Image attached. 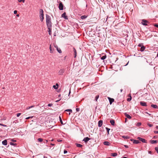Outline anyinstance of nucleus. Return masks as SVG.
<instances>
[{"instance_id": "nucleus-8", "label": "nucleus", "mask_w": 158, "mask_h": 158, "mask_svg": "<svg viewBox=\"0 0 158 158\" xmlns=\"http://www.w3.org/2000/svg\"><path fill=\"white\" fill-rule=\"evenodd\" d=\"M103 123V121L102 120H100L98 122V126L99 127H101Z\"/></svg>"}, {"instance_id": "nucleus-21", "label": "nucleus", "mask_w": 158, "mask_h": 158, "mask_svg": "<svg viewBox=\"0 0 158 158\" xmlns=\"http://www.w3.org/2000/svg\"><path fill=\"white\" fill-rule=\"evenodd\" d=\"M145 48V47L143 45L141 47V48L140 49V51L141 52H143Z\"/></svg>"}, {"instance_id": "nucleus-62", "label": "nucleus", "mask_w": 158, "mask_h": 158, "mask_svg": "<svg viewBox=\"0 0 158 158\" xmlns=\"http://www.w3.org/2000/svg\"><path fill=\"white\" fill-rule=\"evenodd\" d=\"M12 141H15V140H13V139H12Z\"/></svg>"}, {"instance_id": "nucleus-31", "label": "nucleus", "mask_w": 158, "mask_h": 158, "mask_svg": "<svg viewBox=\"0 0 158 158\" xmlns=\"http://www.w3.org/2000/svg\"><path fill=\"white\" fill-rule=\"evenodd\" d=\"M18 1L19 2H22L23 3H24L25 0H18Z\"/></svg>"}, {"instance_id": "nucleus-28", "label": "nucleus", "mask_w": 158, "mask_h": 158, "mask_svg": "<svg viewBox=\"0 0 158 158\" xmlns=\"http://www.w3.org/2000/svg\"><path fill=\"white\" fill-rule=\"evenodd\" d=\"M34 107V105L31 106H28V107H27L26 109V110H28V109H30V108L33 107Z\"/></svg>"}, {"instance_id": "nucleus-20", "label": "nucleus", "mask_w": 158, "mask_h": 158, "mask_svg": "<svg viewBox=\"0 0 158 158\" xmlns=\"http://www.w3.org/2000/svg\"><path fill=\"white\" fill-rule=\"evenodd\" d=\"M151 106L152 107H153L154 108H158V106L156 105L152 104L151 105Z\"/></svg>"}, {"instance_id": "nucleus-15", "label": "nucleus", "mask_w": 158, "mask_h": 158, "mask_svg": "<svg viewBox=\"0 0 158 158\" xmlns=\"http://www.w3.org/2000/svg\"><path fill=\"white\" fill-rule=\"evenodd\" d=\"M53 88L55 89H57L58 87V85L57 83H56V85H53Z\"/></svg>"}, {"instance_id": "nucleus-34", "label": "nucleus", "mask_w": 158, "mask_h": 158, "mask_svg": "<svg viewBox=\"0 0 158 158\" xmlns=\"http://www.w3.org/2000/svg\"><path fill=\"white\" fill-rule=\"evenodd\" d=\"M37 140L39 142H41L43 140V139L41 138H38Z\"/></svg>"}, {"instance_id": "nucleus-48", "label": "nucleus", "mask_w": 158, "mask_h": 158, "mask_svg": "<svg viewBox=\"0 0 158 158\" xmlns=\"http://www.w3.org/2000/svg\"><path fill=\"white\" fill-rule=\"evenodd\" d=\"M0 126H4V127H6V125H4V124H2V123H0Z\"/></svg>"}, {"instance_id": "nucleus-27", "label": "nucleus", "mask_w": 158, "mask_h": 158, "mask_svg": "<svg viewBox=\"0 0 158 158\" xmlns=\"http://www.w3.org/2000/svg\"><path fill=\"white\" fill-rule=\"evenodd\" d=\"M76 146L77 147L79 148H81L82 147V145L80 144L77 143Z\"/></svg>"}, {"instance_id": "nucleus-16", "label": "nucleus", "mask_w": 158, "mask_h": 158, "mask_svg": "<svg viewBox=\"0 0 158 158\" xmlns=\"http://www.w3.org/2000/svg\"><path fill=\"white\" fill-rule=\"evenodd\" d=\"M157 142V140H152L150 141V143L152 144L156 143Z\"/></svg>"}, {"instance_id": "nucleus-33", "label": "nucleus", "mask_w": 158, "mask_h": 158, "mask_svg": "<svg viewBox=\"0 0 158 158\" xmlns=\"http://www.w3.org/2000/svg\"><path fill=\"white\" fill-rule=\"evenodd\" d=\"M99 95H97V96L95 97V100L96 101H97V100H98V98H99Z\"/></svg>"}, {"instance_id": "nucleus-30", "label": "nucleus", "mask_w": 158, "mask_h": 158, "mask_svg": "<svg viewBox=\"0 0 158 158\" xmlns=\"http://www.w3.org/2000/svg\"><path fill=\"white\" fill-rule=\"evenodd\" d=\"M86 18H87V16L86 15L82 16L81 17V19H84Z\"/></svg>"}, {"instance_id": "nucleus-18", "label": "nucleus", "mask_w": 158, "mask_h": 158, "mask_svg": "<svg viewBox=\"0 0 158 158\" xmlns=\"http://www.w3.org/2000/svg\"><path fill=\"white\" fill-rule=\"evenodd\" d=\"M73 51L74 52V57L75 58L77 55V51L74 48H73Z\"/></svg>"}, {"instance_id": "nucleus-24", "label": "nucleus", "mask_w": 158, "mask_h": 158, "mask_svg": "<svg viewBox=\"0 0 158 158\" xmlns=\"http://www.w3.org/2000/svg\"><path fill=\"white\" fill-rule=\"evenodd\" d=\"M140 143L139 141L138 140H135L133 141V143H134L137 144Z\"/></svg>"}, {"instance_id": "nucleus-5", "label": "nucleus", "mask_w": 158, "mask_h": 158, "mask_svg": "<svg viewBox=\"0 0 158 158\" xmlns=\"http://www.w3.org/2000/svg\"><path fill=\"white\" fill-rule=\"evenodd\" d=\"M90 139V138H89L88 137H86L83 140L85 142V143H87V142L89 141Z\"/></svg>"}, {"instance_id": "nucleus-51", "label": "nucleus", "mask_w": 158, "mask_h": 158, "mask_svg": "<svg viewBox=\"0 0 158 158\" xmlns=\"http://www.w3.org/2000/svg\"><path fill=\"white\" fill-rule=\"evenodd\" d=\"M142 45V44H139L138 45V46L139 47H141Z\"/></svg>"}, {"instance_id": "nucleus-44", "label": "nucleus", "mask_w": 158, "mask_h": 158, "mask_svg": "<svg viewBox=\"0 0 158 158\" xmlns=\"http://www.w3.org/2000/svg\"><path fill=\"white\" fill-rule=\"evenodd\" d=\"M76 110L78 112L80 110V108H77L76 109Z\"/></svg>"}, {"instance_id": "nucleus-63", "label": "nucleus", "mask_w": 158, "mask_h": 158, "mask_svg": "<svg viewBox=\"0 0 158 158\" xmlns=\"http://www.w3.org/2000/svg\"><path fill=\"white\" fill-rule=\"evenodd\" d=\"M60 100H60H57V101H56V102H59Z\"/></svg>"}, {"instance_id": "nucleus-2", "label": "nucleus", "mask_w": 158, "mask_h": 158, "mask_svg": "<svg viewBox=\"0 0 158 158\" xmlns=\"http://www.w3.org/2000/svg\"><path fill=\"white\" fill-rule=\"evenodd\" d=\"M64 71L65 70L64 69H61L59 70L58 72V74L59 75H62L64 73Z\"/></svg>"}, {"instance_id": "nucleus-60", "label": "nucleus", "mask_w": 158, "mask_h": 158, "mask_svg": "<svg viewBox=\"0 0 158 158\" xmlns=\"http://www.w3.org/2000/svg\"><path fill=\"white\" fill-rule=\"evenodd\" d=\"M123 90L122 89H120V91L121 92L123 91Z\"/></svg>"}, {"instance_id": "nucleus-29", "label": "nucleus", "mask_w": 158, "mask_h": 158, "mask_svg": "<svg viewBox=\"0 0 158 158\" xmlns=\"http://www.w3.org/2000/svg\"><path fill=\"white\" fill-rule=\"evenodd\" d=\"M106 57V55H105L103 56H102V57H101V59L102 60H104L105 59Z\"/></svg>"}, {"instance_id": "nucleus-22", "label": "nucleus", "mask_w": 158, "mask_h": 158, "mask_svg": "<svg viewBox=\"0 0 158 158\" xmlns=\"http://www.w3.org/2000/svg\"><path fill=\"white\" fill-rule=\"evenodd\" d=\"M40 15H44V11H43V10L42 9H40Z\"/></svg>"}, {"instance_id": "nucleus-1", "label": "nucleus", "mask_w": 158, "mask_h": 158, "mask_svg": "<svg viewBox=\"0 0 158 158\" xmlns=\"http://www.w3.org/2000/svg\"><path fill=\"white\" fill-rule=\"evenodd\" d=\"M46 22L47 27H52V22L51 18L48 15H46Z\"/></svg>"}, {"instance_id": "nucleus-9", "label": "nucleus", "mask_w": 158, "mask_h": 158, "mask_svg": "<svg viewBox=\"0 0 158 158\" xmlns=\"http://www.w3.org/2000/svg\"><path fill=\"white\" fill-rule=\"evenodd\" d=\"M51 27H48V33H49V34L50 35H51V34H52V28H51Z\"/></svg>"}, {"instance_id": "nucleus-64", "label": "nucleus", "mask_w": 158, "mask_h": 158, "mask_svg": "<svg viewBox=\"0 0 158 158\" xmlns=\"http://www.w3.org/2000/svg\"><path fill=\"white\" fill-rule=\"evenodd\" d=\"M123 158H127V157H123Z\"/></svg>"}, {"instance_id": "nucleus-10", "label": "nucleus", "mask_w": 158, "mask_h": 158, "mask_svg": "<svg viewBox=\"0 0 158 158\" xmlns=\"http://www.w3.org/2000/svg\"><path fill=\"white\" fill-rule=\"evenodd\" d=\"M108 98L109 100L110 104H111L112 103L114 102V99L113 98Z\"/></svg>"}, {"instance_id": "nucleus-35", "label": "nucleus", "mask_w": 158, "mask_h": 158, "mask_svg": "<svg viewBox=\"0 0 158 158\" xmlns=\"http://www.w3.org/2000/svg\"><path fill=\"white\" fill-rule=\"evenodd\" d=\"M59 119H60V121L61 123L62 124H63V123L62 121V119H61V118L60 116H59Z\"/></svg>"}, {"instance_id": "nucleus-11", "label": "nucleus", "mask_w": 158, "mask_h": 158, "mask_svg": "<svg viewBox=\"0 0 158 158\" xmlns=\"http://www.w3.org/2000/svg\"><path fill=\"white\" fill-rule=\"evenodd\" d=\"M54 47L56 48V49L59 53H61L62 52L61 49L60 48H58V47L56 45Z\"/></svg>"}, {"instance_id": "nucleus-59", "label": "nucleus", "mask_w": 158, "mask_h": 158, "mask_svg": "<svg viewBox=\"0 0 158 158\" xmlns=\"http://www.w3.org/2000/svg\"><path fill=\"white\" fill-rule=\"evenodd\" d=\"M44 158H48V157L47 156H44Z\"/></svg>"}, {"instance_id": "nucleus-26", "label": "nucleus", "mask_w": 158, "mask_h": 158, "mask_svg": "<svg viewBox=\"0 0 158 158\" xmlns=\"http://www.w3.org/2000/svg\"><path fill=\"white\" fill-rule=\"evenodd\" d=\"M49 49H50V52L51 53H53V51H54V50L52 49V48L51 45H50V46Z\"/></svg>"}, {"instance_id": "nucleus-58", "label": "nucleus", "mask_w": 158, "mask_h": 158, "mask_svg": "<svg viewBox=\"0 0 158 158\" xmlns=\"http://www.w3.org/2000/svg\"><path fill=\"white\" fill-rule=\"evenodd\" d=\"M156 128L157 129H158V126H156Z\"/></svg>"}, {"instance_id": "nucleus-25", "label": "nucleus", "mask_w": 158, "mask_h": 158, "mask_svg": "<svg viewBox=\"0 0 158 158\" xmlns=\"http://www.w3.org/2000/svg\"><path fill=\"white\" fill-rule=\"evenodd\" d=\"M117 155V154L116 153H112L111 154V156H116Z\"/></svg>"}, {"instance_id": "nucleus-32", "label": "nucleus", "mask_w": 158, "mask_h": 158, "mask_svg": "<svg viewBox=\"0 0 158 158\" xmlns=\"http://www.w3.org/2000/svg\"><path fill=\"white\" fill-rule=\"evenodd\" d=\"M106 129L107 131L108 134H109V131L110 130V128H109L107 127H106Z\"/></svg>"}, {"instance_id": "nucleus-52", "label": "nucleus", "mask_w": 158, "mask_h": 158, "mask_svg": "<svg viewBox=\"0 0 158 158\" xmlns=\"http://www.w3.org/2000/svg\"><path fill=\"white\" fill-rule=\"evenodd\" d=\"M154 26L157 27L158 28V24H155Z\"/></svg>"}, {"instance_id": "nucleus-55", "label": "nucleus", "mask_w": 158, "mask_h": 158, "mask_svg": "<svg viewBox=\"0 0 158 158\" xmlns=\"http://www.w3.org/2000/svg\"><path fill=\"white\" fill-rule=\"evenodd\" d=\"M128 97H129V98H130L131 97V95L130 94H129L128 95Z\"/></svg>"}, {"instance_id": "nucleus-41", "label": "nucleus", "mask_w": 158, "mask_h": 158, "mask_svg": "<svg viewBox=\"0 0 158 158\" xmlns=\"http://www.w3.org/2000/svg\"><path fill=\"white\" fill-rule=\"evenodd\" d=\"M155 149L156 151L157 152V153H158V147H155Z\"/></svg>"}, {"instance_id": "nucleus-7", "label": "nucleus", "mask_w": 158, "mask_h": 158, "mask_svg": "<svg viewBox=\"0 0 158 158\" xmlns=\"http://www.w3.org/2000/svg\"><path fill=\"white\" fill-rule=\"evenodd\" d=\"M148 22V21L146 20H142V22H141L142 24H143L144 25H147V23Z\"/></svg>"}, {"instance_id": "nucleus-46", "label": "nucleus", "mask_w": 158, "mask_h": 158, "mask_svg": "<svg viewBox=\"0 0 158 158\" xmlns=\"http://www.w3.org/2000/svg\"><path fill=\"white\" fill-rule=\"evenodd\" d=\"M52 104H51V103L50 104H49L48 105V106H52Z\"/></svg>"}, {"instance_id": "nucleus-3", "label": "nucleus", "mask_w": 158, "mask_h": 158, "mask_svg": "<svg viewBox=\"0 0 158 158\" xmlns=\"http://www.w3.org/2000/svg\"><path fill=\"white\" fill-rule=\"evenodd\" d=\"M137 139L143 143H146V140L140 137H138L137 138Z\"/></svg>"}, {"instance_id": "nucleus-23", "label": "nucleus", "mask_w": 158, "mask_h": 158, "mask_svg": "<svg viewBox=\"0 0 158 158\" xmlns=\"http://www.w3.org/2000/svg\"><path fill=\"white\" fill-rule=\"evenodd\" d=\"M110 122L112 125H114V123H115V122L114 120H110Z\"/></svg>"}, {"instance_id": "nucleus-43", "label": "nucleus", "mask_w": 158, "mask_h": 158, "mask_svg": "<svg viewBox=\"0 0 158 158\" xmlns=\"http://www.w3.org/2000/svg\"><path fill=\"white\" fill-rule=\"evenodd\" d=\"M21 113H18L17 114V117H19L20 115H21Z\"/></svg>"}, {"instance_id": "nucleus-37", "label": "nucleus", "mask_w": 158, "mask_h": 158, "mask_svg": "<svg viewBox=\"0 0 158 158\" xmlns=\"http://www.w3.org/2000/svg\"><path fill=\"white\" fill-rule=\"evenodd\" d=\"M10 145H16V144L15 143H14L12 142H10Z\"/></svg>"}, {"instance_id": "nucleus-36", "label": "nucleus", "mask_w": 158, "mask_h": 158, "mask_svg": "<svg viewBox=\"0 0 158 158\" xmlns=\"http://www.w3.org/2000/svg\"><path fill=\"white\" fill-rule=\"evenodd\" d=\"M141 125V123H138L136 124V126H140Z\"/></svg>"}, {"instance_id": "nucleus-14", "label": "nucleus", "mask_w": 158, "mask_h": 158, "mask_svg": "<svg viewBox=\"0 0 158 158\" xmlns=\"http://www.w3.org/2000/svg\"><path fill=\"white\" fill-rule=\"evenodd\" d=\"M7 142L6 139L4 140L2 142V144L4 145H7Z\"/></svg>"}, {"instance_id": "nucleus-50", "label": "nucleus", "mask_w": 158, "mask_h": 158, "mask_svg": "<svg viewBox=\"0 0 158 158\" xmlns=\"http://www.w3.org/2000/svg\"><path fill=\"white\" fill-rule=\"evenodd\" d=\"M154 132L156 134H158V131H155Z\"/></svg>"}, {"instance_id": "nucleus-13", "label": "nucleus", "mask_w": 158, "mask_h": 158, "mask_svg": "<svg viewBox=\"0 0 158 158\" xmlns=\"http://www.w3.org/2000/svg\"><path fill=\"white\" fill-rule=\"evenodd\" d=\"M103 144L105 145L109 146L110 145V143L108 141H105L103 142Z\"/></svg>"}, {"instance_id": "nucleus-38", "label": "nucleus", "mask_w": 158, "mask_h": 158, "mask_svg": "<svg viewBox=\"0 0 158 158\" xmlns=\"http://www.w3.org/2000/svg\"><path fill=\"white\" fill-rule=\"evenodd\" d=\"M65 111H70L72 112V110L71 109H67L65 110Z\"/></svg>"}, {"instance_id": "nucleus-12", "label": "nucleus", "mask_w": 158, "mask_h": 158, "mask_svg": "<svg viewBox=\"0 0 158 158\" xmlns=\"http://www.w3.org/2000/svg\"><path fill=\"white\" fill-rule=\"evenodd\" d=\"M140 105L143 106H146L147 104L146 102H140Z\"/></svg>"}, {"instance_id": "nucleus-19", "label": "nucleus", "mask_w": 158, "mask_h": 158, "mask_svg": "<svg viewBox=\"0 0 158 158\" xmlns=\"http://www.w3.org/2000/svg\"><path fill=\"white\" fill-rule=\"evenodd\" d=\"M44 15H40V18L41 21L42 22L43 21V20L44 19Z\"/></svg>"}, {"instance_id": "nucleus-47", "label": "nucleus", "mask_w": 158, "mask_h": 158, "mask_svg": "<svg viewBox=\"0 0 158 158\" xmlns=\"http://www.w3.org/2000/svg\"><path fill=\"white\" fill-rule=\"evenodd\" d=\"M148 125L150 127H152V125L150 124L149 123H148Z\"/></svg>"}, {"instance_id": "nucleus-40", "label": "nucleus", "mask_w": 158, "mask_h": 158, "mask_svg": "<svg viewBox=\"0 0 158 158\" xmlns=\"http://www.w3.org/2000/svg\"><path fill=\"white\" fill-rule=\"evenodd\" d=\"M33 117V116H30L28 117H27L26 118V119H28L30 118H32Z\"/></svg>"}, {"instance_id": "nucleus-49", "label": "nucleus", "mask_w": 158, "mask_h": 158, "mask_svg": "<svg viewBox=\"0 0 158 158\" xmlns=\"http://www.w3.org/2000/svg\"><path fill=\"white\" fill-rule=\"evenodd\" d=\"M64 154H66L67 152V151L66 150H64Z\"/></svg>"}, {"instance_id": "nucleus-53", "label": "nucleus", "mask_w": 158, "mask_h": 158, "mask_svg": "<svg viewBox=\"0 0 158 158\" xmlns=\"http://www.w3.org/2000/svg\"><path fill=\"white\" fill-rule=\"evenodd\" d=\"M62 141V140H60V139H58L57 140V141L59 142H61Z\"/></svg>"}, {"instance_id": "nucleus-39", "label": "nucleus", "mask_w": 158, "mask_h": 158, "mask_svg": "<svg viewBox=\"0 0 158 158\" xmlns=\"http://www.w3.org/2000/svg\"><path fill=\"white\" fill-rule=\"evenodd\" d=\"M131 99V97L127 99V101L128 102L130 101Z\"/></svg>"}, {"instance_id": "nucleus-54", "label": "nucleus", "mask_w": 158, "mask_h": 158, "mask_svg": "<svg viewBox=\"0 0 158 158\" xmlns=\"http://www.w3.org/2000/svg\"><path fill=\"white\" fill-rule=\"evenodd\" d=\"M148 153H149V154H152V152H151V151H149V152H148Z\"/></svg>"}, {"instance_id": "nucleus-17", "label": "nucleus", "mask_w": 158, "mask_h": 158, "mask_svg": "<svg viewBox=\"0 0 158 158\" xmlns=\"http://www.w3.org/2000/svg\"><path fill=\"white\" fill-rule=\"evenodd\" d=\"M125 116L128 118L129 119H131V117L128 114H127L126 113H125Z\"/></svg>"}, {"instance_id": "nucleus-42", "label": "nucleus", "mask_w": 158, "mask_h": 158, "mask_svg": "<svg viewBox=\"0 0 158 158\" xmlns=\"http://www.w3.org/2000/svg\"><path fill=\"white\" fill-rule=\"evenodd\" d=\"M123 137L124 139H127L128 138H129L128 136H123Z\"/></svg>"}, {"instance_id": "nucleus-61", "label": "nucleus", "mask_w": 158, "mask_h": 158, "mask_svg": "<svg viewBox=\"0 0 158 158\" xmlns=\"http://www.w3.org/2000/svg\"><path fill=\"white\" fill-rule=\"evenodd\" d=\"M16 16H17V17H19V14H18V15H16Z\"/></svg>"}, {"instance_id": "nucleus-57", "label": "nucleus", "mask_w": 158, "mask_h": 158, "mask_svg": "<svg viewBox=\"0 0 158 158\" xmlns=\"http://www.w3.org/2000/svg\"><path fill=\"white\" fill-rule=\"evenodd\" d=\"M47 142H48V140H46L44 142V143H45V142L47 143Z\"/></svg>"}, {"instance_id": "nucleus-56", "label": "nucleus", "mask_w": 158, "mask_h": 158, "mask_svg": "<svg viewBox=\"0 0 158 158\" xmlns=\"http://www.w3.org/2000/svg\"><path fill=\"white\" fill-rule=\"evenodd\" d=\"M124 146L125 147V148H128V147L127 145H124Z\"/></svg>"}, {"instance_id": "nucleus-45", "label": "nucleus", "mask_w": 158, "mask_h": 158, "mask_svg": "<svg viewBox=\"0 0 158 158\" xmlns=\"http://www.w3.org/2000/svg\"><path fill=\"white\" fill-rule=\"evenodd\" d=\"M17 13V11L16 10H15L14 12V13L15 14H16Z\"/></svg>"}, {"instance_id": "nucleus-4", "label": "nucleus", "mask_w": 158, "mask_h": 158, "mask_svg": "<svg viewBox=\"0 0 158 158\" xmlns=\"http://www.w3.org/2000/svg\"><path fill=\"white\" fill-rule=\"evenodd\" d=\"M59 9L60 10H62L63 9V5L62 4L61 2H60L59 5Z\"/></svg>"}, {"instance_id": "nucleus-6", "label": "nucleus", "mask_w": 158, "mask_h": 158, "mask_svg": "<svg viewBox=\"0 0 158 158\" xmlns=\"http://www.w3.org/2000/svg\"><path fill=\"white\" fill-rule=\"evenodd\" d=\"M61 16L62 17L64 18L65 19H68V17L66 15V13H63L61 15Z\"/></svg>"}]
</instances>
